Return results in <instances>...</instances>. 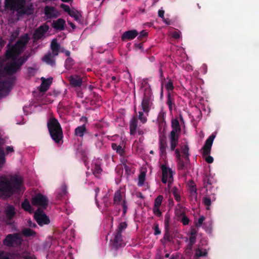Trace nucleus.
Instances as JSON below:
<instances>
[{
  "mask_svg": "<svg viewBox=\"0 0 259 259\" xmlns=\"http://www.w3.org/2000/svg\"><path fill=\"white\" fill-rule=\"evenodd\" d=\"M207 253L205 250L198 249L196 251V255L197 256H205Z\"/></svg>",
  "mask_w": 259,
  "mask_h": 259,
  "instance_id": "obj_38",
  "label": "nucleus"
},
{
  "mask_svg": "<svg viewBox=\"0 0 259 259\" xmlns=\"http://www.w3.org/2000/svg\"><path fill=\"white\" fill-rule=\"evenodd\" d=\"M168 256H169V254H166L165 255V257H168Z\"/></svg>",
  "mask_w": 259,
  "mask_h": 259,
  "instance_id": "obj_59",
  "label": "nucleus"
},
{
  "mask_svg": "<svg viewBox=\"0 0 259 259\" xmlns=\"http://www.w3.org/2000/svg\"><path fill=\"white\" fill-rule=\"evenodd\" d=\"M85 132V127L84 125L79 126L75 129V135L77 136L82 137Z\"/></svg>",
  "mask_w": 259,
  "mask_h": 259,
  "instance_id": "obj_27",
  "label": "nucleus"
},
{
  "mask_svg": "<svg viewBox=\"0 0 259 259\" xmlns=\"http://www.w3.org/2000/svg\"><path fill=\"white\" fill-rule=\"evenodd\" d=\"M71 17H73L76 20H78L80 18L79 13L74 9H71L68 14Z\"/></svg>",
  "mask_w": 259,
  "mask_h": 259,
  "instance_id": "obj_28",
  "label": "nucleus"
},
{
  "mask_svg": "<svg viewBox=\"0 0 259 259\" xmlns=\"http://www.w3.org/2000/svg\"><path fill=\"white\" fill-rule=\"evenodd\" d=\"M7 9L16 12L18 15L31 14L32 11V5L25 0H5Z\"/></svg>",
  "mask_w": 259,
  "mask_h": 259,
  "instance_id": "obj_3",
  "label": "nucleus"
},
{
  "mask_svg": "<svg viewBox=\"0 0 259 259\" xmlns=\"http://www.w3.org/2000/svg\"><path fill=\"white\" fill-rule=\"evenodd\" d=\"M215 134H212L206 141L205 145L202 148V154L205 156V160L207 162L211 163L213 162V159L210 156L207 155L210 152L211 146L214 138H215Z\"/></svg>",
  "mask_w": 259,
  "mask_h": 259,
  "instance_id": "obj_5",
  "label": "nucleus"
},
{
  "mask_svg": "<svg viewBox=\"0 0 259 259\" xmlns=\"http://www.w3.org/2000/svg\"><path fill=\"white\" fill-rule=\"evenodd\" d=\"M124 147L123 141L122 142V144L119 145H117L116 143H113L112 144L113 149L116 150L120 155H123L124 153Z\"/></svg>",
  "mask_w": 259,
  "mask_h": 259,
  "instance_id": "obj_22",
  "label": "nucleus"
},
{
  "mask_svg": "<svg viewBox=\"0 0 259 259\" xmlns=\"http://www.w3.org/2000/svg\"><path fill=\"white\" fill-rule=\"evenodd\" d=\"M172 194L177 201L180 200V194L178 189L174 188L172 190Z\"/></svg>",
  "mask_w": 259,
  "mask_h": 259,
  "instance_id": "obj_37",
  "label": "nucleus"
},
{
  "mask_svg": "<svg viewBox=\"0 0 259 259\" xmlns=\"http://www.w3.org/2000/svg\"><path fill=\"white\" fill-rule=\"evenodd\" d=\"M178 139V134H175V132H171L169 139L170 148L172 150H174L176 146L177 145Z\"/></svg>",
  "mask_w": 259,
  "mask_h": 259,
  "instance_id": "obj_20",
  "label": "nucleus"
},
{
  "mask_svg": "<svg viewBox=\"0 0 259 259\" xmlns=\"http://www.w3.org/2000/svg\"><path fill=\"white\" fill-rule=\"evenodd\" d=\"M61 1L64 2H69L70 1H72V0H61Z\"/></svg>",
  "mask_w": 259,
  "mask_h": 259,
  "instance_id": "obj_55",
  "label": "nucleus"
},
{
  "mask_svg": "<svg viewBox=\"0 0 259 259\" xmlns=\"http://www.w3.org/2000/svg\"><path fill=\"white\" fill-rule=\"evenodd\" d=\"M170 259H177V257L174 256V255L171 256Z\"/></svg>",
  "mask_w": 259,
  "mask_h": 259,
  "instance_id": "obj_56",
  "label": "nucleus"
},
{
  "mask_svg": "<svg viewBox=\"0 0 259 259\" xmlns=\"http://www.w3.org/2000/svg\"><path fill=\"white\" fill-rule=\"evenodd\" d=\"M93 168V172L94 174H100L101 171V168L99 165H96Z\"/></svg>",
  "mask_w": 259,
  "mask_h": 259,
  "instance_id": "obj_45",
  "label": "nucleus"
},
{
  "mask_svg": "<svg viewBox=\"0 0 259 259\" xmlns=\"http://www.w3.org/2000/svg\"><path fill=\"white\" fill-rule=\"evenodd\" d=\"M51 49L53 52V53L54 55L56 56L58 55V50L59 49V46L57 43V41L56 39H53L51 42Z\"/></svg>",
  "mask_w": 259,
  "mask_h": 259,
  "instance_id": "obj_24",
  "label": "nucleus"
},
{
  "mask_svg": "<svg viewBox=\"0 0 259 259\" xmlns=\"http://www.w3.org/2000/svg\"><path fill=\"white\" fill-rule=\"evenodd\" d=\"M69 81L70 84L74 87L79 86L81 83V78L77 75L70 76Z\"/></svg>",
  "mask_w": 259,
  "mask_h": 259,
  "instance_id": "obj_23",
  "label": "nucleus"
},
{
  "mask_svg": "<svg viewBox=\"0 0 259 259\" xmlns=\"http://www.w3.org/2000/svg\"><path fill=\"white\" fill-rule=\"evenodd\" d=\"M0 92H1V94H2V92H3V90H0Z\"/></svg>",
  "mask_w": 259,
  "mask_h": 259,
  "instance_id": "obj_62",
  "label": "nucleus"
},
{
  "mask_svg": "<svg viewBox=\"0 0 259 259\" xmlns=\"http://www.w3.org/2000/svg\"><path fill=\"white\" fill-rule=\"evenodd\" d=\"M181 221L184 225H187L189 222V220L186 216L183 215Z\"/></svg>",
  "mask_w": 259,
  "mask_h": 259,
  "instance_id": "obj_43",
  "label": "nucleus"
},
{
  "mask_svg": "<svg viewBox=\"0 0 259 259\" xmlns=\"http://www.w3.org/2000/svg\"><path fill=\"white\" fill-rule=\"evenodd\" d=\"M126 227V224L125 223L123 222L119 224L118 230H117L116 234L115 235L114 238L112 240V246L115 248H116L118 246H121V232L122 230L124 229Z\"/></svg>",
  "mask_w": 259,
  "mask_h": 259,
  "instance_id": "obj_10",
  "label": "nucleus"
},
{
  "mask_svg": "<svg viewBox=\"0 0 259 259\" xmlns=\"http://www.w3.org/2000/svg\"><path fill=\"white\" fill-rule=\"evenodd\" d=\"M22 178L17 175L0 177V197L7 198L24 191Z\"/></svg>",
  "mask_w": 259,
  "mask_h": 259,
  "instance_id": "obj_2",
  "label": "nucleus"
},
{
  "mask_svg": "<svg viewBox=\"0 0 259 259\" xmlns=\"http://www.w3.org/2000/svg\"><path fill=\"white\" fill-rule=\"evenodd\" d=\"M164 85L168 91L172 90L174 88L172 83L170 80L165 81L164 84L162 85V88Z\"/></svg>",
  "mask_w": 259,
  "mask_h": 259,
  "instance_id": "obj_34",
  "label": "nucleus"
},
{
  "mask_svg": "<svg viewBox=\"0 0 259 259\" xmlns=\"http://www.w3.org/2000/svg\"><path fill=\"white\" fill-rule=\"evenodd\" d=\"M138 34V32L135 30L126 31L123 33L122 39L123 40L133 39L137 36Z\"/></svg>",
  "mask_w": 259,
  "mask_h": 259,
  "instance_id": "obj_18",
  "label": "nucleus"
},
{
  "mask_svg": "<svg viewBox=\"0 0 259 259\" xmlns=\"http://www.w3.org/2000/svg\"><path fill=\"white\" fill-rule=\"evenodd\" d=\"M172 131L171 132H175V134H178V133L179 132L180 128L179 126V123L177 119H174L172 120Z\"/></svg>",
  "mask_w": 259,
  "mask_h": 259,
  "instance_id": "obj_26",
  "label": "nucleus"
},
{
  "mask_svg": "<svg viewBox=\"0 0 259 259\" xmlns=\"http://www.w3.org/2000/svg\"><path fill=\"white\" fill-rule=\"evenodd\" d=\"M60 7L65 12H67L68 14H69V12L71 10V9L70 8L69 6L66 5L65 4H61Z\"/></svg>",
  "mask_w": 259,
  "mask_h": 259,
  "instance_id": "obj_41",
  "label": "nucleus"
},
{
  "mask_svg": "<svg viewBox=\"0 0 259 259\" xmlns=\"http://www.w3.org/2000/svg\"><path fill=\"white\" fill-rule=\"evenodd\" d=\"M182 152L183 154V157L185 160V162H184L181 160L180 158V153L178 149L175 150V154L177 157V161L178 162V166L179 169H183L185 165V163L188 160V148L185 146L184 148L182 149Z\"/></svg>",
  "mask_w": 259,
  "mask_h": 259,
  "instance_id": "obj_8",
  "label": "nucleus"
},
{
  "mask_svg": "<svg viewBox=\"0 0 259 259\" xmlns=\"http://www.w3.org/2000/svg\"><path fill=\"white\" fill-rule=\"evenodd\" d=\"M171 35L175 38H178L180 37V33L177 31H174L171 33Z\"/></svg>",
  "mask_w": 259,
  "mask_h": 259,
  "instance_id": "obj_47",
  "label": "nucleus"
},
{
  "mask_svg": "<svg viewBox=\"0 0 259 259\" xmlns=\"http://www.w3.org/2000/svg\"><path fill=\"white\" fill-rule=\"evenodd\" d=\"M98 192H99V190L97 189L96 191V193H97Z\"/></svg>",
  "mask_w": 259,
  "mask_h": 259,
  "instance_id": "obj_61",
  "label": "nucleus"
},
{
  "mask_svg": "<svg viewBox=\"0 0 259 259\" xmlns=\"http://www.w3.org/2000/svg\"><path fill=\"white\" fill-rule=\"evenodd\" d=\"M164 11L163 10H159L158 11V16H159V17H160L161 18H162L163 20L164 21V22L165 23L168 24L169 23L166 20H165V19L164 18Z\"/></svg>",
  "mask_w": 259,
  "mask_h": 259,
  "instance_id": "obj_40",
  "label": "nucleus"
},
{
  "mask_svg": "<svg viewBox=\"0 0 259 259\" xmlns=\"http://www.w3.org/2000/svg\"><path fill=\"white\" fill-rule=\"evenodd\" d=\"M28 223L30 227H33L35 226V225L34 224H32L30 221H28Z\"/></svg>",
  "mask_w": 259,
  "mask_h": 259,
  "instance_id": "obj_52",
  "label": "nucleus"
},
{
  "mask_svg": "<svg viewBox=\"0 0 259 259\" xmlns=\"http://www.w3.org/2000/svg\"><path fill=\"white\" fill-rule=\"evenodd\" d=\"M114 203L116 205L121 206L123 208V214H125L127 210V206L125 200V195L123 193L118 191L115 192L114 197Z\"/></svg>",
  "mask_w": 259,
  "mask_h": 259,
  "instance_id": "obj_6",
  "label": "nucleus"
},
{
  "mask_svg": "<svg viewBox=\"0 0 259 259\" xmlns=\"http://www.w3.org/2000/svg\"><path fill=\"white\" fill-rule=\"evenodd\" d=\"M34 218L40 226L49 224L50 222L49 218L44 213L41 212L39 209L35 212Z\"/></svg>",
  "mask_w": 259,
  "mask_h": 259,
  "instance_id": "obj_13",
  "label": "nucleus"
},
{
  "mask_svg": "<svg viewBox=\"0 0 259 259\" xmlns=\"http://www.w3.org/2000/svg\"><path fill=\"white\" fill-rule=\"evenodd\" d=\"M42 83L40 87V89L41 91L45 92L46 91L52 81V78H49L48 79H46L45 78H41Z\"/></svg>",
  "mask_w": 259,
  "mask_h": 259,
  "instance_id": "obj_21",
  "label": "nucleus"
},
{
  "mask_svg": "<svg viewBox=\"0 0 259 259\" xmlns=\"http://www.w3.org/2000/svg\"><path fill=\"white\" fill-rule=\"evenodd\" d=\"M18 34V33L17 31L15 32L12 35V37L11 38V40L14 39Z\"/></svg>",
  "mask_w": 259,
  "mask_h": 259,
  "instance_id": "obj_50",
  "label": "nucleus"
},
{
  "mask_svg": "<svg viewBox=\"0 0 259 259\" xmlns=\"http://www.w3.org/2000/svg\"><path fill=\"white\" fill-rule=\"evenodd\" d=\"M45 14L48 18H55L60 15L59 12L54 7L49 6L46 7Z\"/></svg>",
  "mask_w": 259,
  "mask_h": 259,
  "instance_id": "obj_16",
  "label": "nucleus"
},
{
  "mask_svg": "<svg viewBox=\"0 0 259 259\" xmlns=\"http://www.w3.org/2000/svg\"><path fill=\"white\" fill-rule=\"evenodd\" d=\"M66 54L67 55H69V52H66Z\"/></svg>",
  "mask_w": 259,
  "mask_h": 259,
  "instance_id": "obj_58",
  "label": "nucleus"
},
{
  "mask_svg": "<svg viewBox=\"0 0 259 259\" xmlns=\"http://www.w3.org/2000/svg\"><path fill=\"white\" fill-rule=\"evenodd\" d=\"M160 233V231L157 226H156L154 228V234L155 235H158Z\"/></svg>",
  "mask_w": 259,
  "mask_h": 259,
  "instance_id": "obj_48",
  "label": "nucleus"
},
{
  "mask_svg": "<svg viewBox=\"0 0 259 259\" xmlns=\"http://www.w3.org/2000/svg\"><path fill=\"white\" fill-rule=\"evenodd\" d=\"M28 39V35H25L17 42L14 47L7 51V60L3 62L0 61V75L5 73L11 74L16 72L24 62L25 60L18 58L17 55L24 50Z\"/></svg>",
  "mask_w": 259,
  "mask_h": 259,
  "instance_id": "obj_1",
  "label": "nucleus"
},
{
  "mask_svg": "<svg viewBox=\"0 0 259 259\" xmlns=\"http://www.w3.org/2000/svg\"><path fill=\"white\" fill-rule=\"evenodd\" d=\"M65 25V21L62 18L53 21L52 24L53 27L55 29L60 30L64 29Z\"/></svg>",
  "mask_w": 259,
  "mask_h": 259,
  "instance_id": "obj_19",
  "label": "nucleus"
},
{
  "mask_svg": "<svg viewBox=\"0 0 259 259\" xmlns=\"http://www.w3.org/2000/svg\"><path fill=\"white\" fill-rule=\"evenodd\" d=\"M148 113H145V114H143L141 112H139V119L141 120L142 123H144L147 121L146 116Z\"/></svg>",
  "mask_w": 259,
  "mask_h": 259,
  "instance_id": "obj_35",
  "label": "nucleus"
},
{
  "mask_svg": "<svg viewBox=\"0 0 259 259\" xmlns=\"http://www.w3.org/2000/svg\"><path fill=\"white\" fill-rule=\"evenodd\" d=\"M145 176L146 174L145 172L143 171L141 172L139 176V182H138V185L139 186H142L144 184V182L145 180Z\"/></svg>",
  "mask_w": 259,
  "mask_h": 259,
  "instance_id": "obj_32",
  "label": "nucleus"
},
{
  "mask_svg": "<svg viewBox=\"0 0 259 259\" xmlns=\"http://www.w3.org/2000/svg\"><path fill=\"white\" fill-rule=\"evenodd\" d=\"M68 24L72 28H75L74 25L72 22H69Z\"/></svg>",
  "mask_w": 259,
  "mask_h": 259,
  "instance_id": "obj_53",
  "label": "nucleus"
},
{
  "mask_svg": "<svg viewBox=\"0 0 259 259\" xmlns=\"http://www.w3.org/2000/svg\"><path fill=\"white\" fill-rule=\"evenodd\" d=\"M152 106V99L151 97H147L145 96L143 98L142 103L141 106L142 110L145 113H148L149 111L150 107Z\"/></svg>",
  "mask_w": 259,
  "mask_h": 259,
  "instance_id": "obj_15",
  "label": "nucleus"
},
{
  "mask_svg": "<svg viewBox=\"0 0 259 259\" xmlns=\"http://www.w3.org/2000/svg\"><path fill=\"white\" fill-rule=\"evenodd\" d=\"M21 242V239L19 235H9L4 241V245L8 246L19 245Z\"/></svg>",
  "mask_w": 259,
  "mask_h": 259,
  "instance_id": "obj_12",
  "label": "nucleus"
},
{
  "mask_svg": "<svg viewBox=\"0 0 259 259\" xmlns=\"http://www.w3.org/2000/svg\"><path fill=\"white\" fill-rule=\"evenodd\" d=\"M141 36H146L147 35V33L145 31H142L141 32Z\"/></svg>",
  "mask_w": 259,
  "mask_h": 259,
  "instance_id": "obj_51",
  "label": "nucleus"
},
{
  "mask_svg": "<svg viewBox=\"0 0 259 259\" xmlns=\"http://www.w3.org/2000/svg\"><path fill=\"white\" fill-rule=\"evenodd\" d=\"M49 27L47 25H44L39 27L34 32V37L35 39L41 38L45 33L48 30Z\"/></svg>",
  "mask_w": 259,
  "mask_h": 259,
  "instance_id": "obj_17",
  "label": "nucleus"
},
{
  "mask_svg": "<svg viewBox=\"0 0 259 259\" xmlns=\"http://www.w3.org/2000/svg\"><path fill=\"white\" fill-rule=\"evenodd\" d=\"M163 200V197L161 195H159L154 201V207H153V213L159 217L161 214V212L159 209L160 206Z\"/></svg>",
  "mask_w": 259,
  "mask_h": 259,
  "instance_id": "obj_14",
  "label": "nucleus"
},
{
  "mask_svg": "<svg viewBox=\"0 0 259 259\" xmlns=\"http://www.w3.org/2000/svg\"><path fill=\"white\" fill-rule=\"evenodd\" d=\"M22 207L26 211H27L29 212H32V209H31V207L29 204V202L27 200L24 201L22 203Z\"/></svg>",
  "mask_w": 259,
  "mask_h": 259,
  "instance_id": "obj_29",
  "label": "nucleus"
},
{
  "mask_svg": "<svg viewBox=\"0 0 259 259\" xmlns=\"http://www.w3.org/2000/svg\"><path fill=\"white\" fill-rule=\"evenodd\" d=\"M203 202H204L205 205L207 206V209H209V206L211 204V201H210V199L208 198H207V197L204 198V199H203Z\"/></svg>",
  "mask_w": 259,
  "mask_h": 259,
  "instance_id": "obj_42",
  "label": "nucleus"
},
{
  "mask_svg": "<svg viewBox=\"0 0 259 259\" xmlns=\"http://www.w3.org/2000/svg\"><path fill=\"white\" fill-rule=\"evenodd\" d=\"M195 236L194 234H192L191 236L189 239V243H190V245L192 246L193 245V244L195 242Z\"/></svg>",
  "mask_w": 259,
  "mask_h": 259,
  "instance_id": "obj_46",
  "label": "nucleus"
},
{
  "mask_svg": "<svg viewBox=\"0 0 259 259\" xmlns=\"http://www.w3.org/2000/svg\"><path fill=\"white\" fill-rule=\"evenodd\" d=\"M82 120H86V118H83V117H82Z\"/></svg>",
  "mask_w": 259,
  "mask_h": 259,
  "instance_id": "obj_60",
  "label": "nucleus"
},
{
  "mask_svg": "<svg viewBox=\"0 0 259 259\" xmlns=\"http://www.w3.org/2000/svg\"><path fill=\"white\" fill-rule=\"evenodd\" d=\"M32 203L39 207V208H45L48 204V200L46 197L41 194L35 195L32 198Z\"/></svg>",
  "mask_w": 259,
  "mask_h": 259,
  "instance_id": "obj_9",
  "label": "nucleus"
},
{
  "mask_svg": "<svg viewBox=\"0 0 259 259\" xmlns=\"http://www.w3.org/2000/svg\"><path fill=\"white\" fill-rule=\"evenodd\" d=\"M6 214L8 218L12 217L14 214V209L13 206H7L6 210Z\"/></svg>",
  "mask_w": 259,
  "mask_h": 259,
  "instance_id": "obj_31",
  "label": "nucleus"
},
{
  "mask_svg": "<svg viewBox=\"0 0 259 259\" xmlns=\"http://www.w3.org/2000/svg\"><path fill=\"white\" fill-rule=\"evenodd\" d=\"M205 218L203 216L200 217L197 222L196 223V225L197 226H200L202 224Z\"/></svg>",
  "mask_w": 259,
  "mask_h": 259,
  "instance_id": "obj_44",
  "label": "nucleus"
},
{
  "mask_svg": "<svg viewBox=\"0 0 259 259\" xmlns=\"http://www.w3.org/2000/svg\"><path fill=\"white\" fill-rule=\"evenodd\" d=\"M66 192V189L65 188H63V189L62 190V194H65Z\"/></svg>",
  "mask_w": 259,
  "mask_h": 259,
  "instance_id": "obj_54",
  "label": "nucleus"
},
{
  "mask_svg": "<svg viewBox=\"0 0 259 259\" xmlns=\"http://www.w3.org/2000/svg\"><path fill=\"white\" fill-rule=\"evenodd\" d=\"M167 104L169 106V108L170 110H171L172 109V102H171V101L170 99V98H169V99L167 101Z\"/></svg>",
  "mask_w": 259,
  "mask_h": 259,
  "instance_id": "obj_49",
  "label": "nucleus"
},
{
  "mask_svg": "<svg viewBox=\"0 0 259 259\" xmlns=\"http://www.w3.org/2000/svg\"><path fill=\"white\" fill-rule=\"evenodd\" d=\"M48 127L52 138L56 143H59L62 139L63 134L58 121L51 118L48 122Z\"/></svg>",
  "mask_w": 259,
  "mask_h": 259,
  "instance_id": "obj_4",
  "label": "nucleus"
},
{
  "mask_svg": "<svg viewBox=\"0 0 259 259\" xmlns=\"http://www.w3.org/2000/svg\"><path fill=\"white\" fill-rule=\"evenodd\" d=\"M160 150H161V152H163L164 151V149L163 148H161Z\"/></svg>",
  "mask_w": 259,
  "mask_h": 259,
  "instance_id": "obj_57",
  "label": "nucleus"
},
{
  "mask_svg": "<svg viewBox=\"0 0 259 259\" xmlns=\"http://www.w3.org/2000/svg\"><path fill=\"white\" fill-rule=\"evenodd\" d=\"M23 234L24 236L28 237L33 236L34 234V232L30 229H26L23 230Z\"/></svg>",
  "mask_w": 259,
  "mask_h": 259,
  "instance_id": "obj_36",
  "label": "nucleus"
},
{
  "mask_svg": "<svg viewBox=\"0 0 259 259\" xmlns=\"http://www.w3.org/2000/svg\"><path fill=\"white\" fill-rule=\"evenodd\" d=\"M137 120L136 118H133L130 123V132L131 134H134L137 128Z\"/></svg>",
  "mask_w": 259,
  "mask_h": 259,
  "instance_id": "obj_25",
  "label": "nucleus"
},
{
  "mask_svg": "<svg viewBox=\"0 0 259 259\" xmlns=\"http://www.w3.org/2000/svg\"><path fill=\"white\" fill-rule=\"evenodd\" d=\"M14 148L12 146H7L6 147V154L7 155L10 154L14 152Z\"/></svg>",
  "mask_w": 259,
  "mask_h": 259,
  "instance_id": "obj_39",
  "label": "nucleus"
},
{
  "mask_svg": "<svg viewBox=\"0 0 259 259\" xmlns=\"http://www.w3.org/2000/svg\"><path fill=\"white\" fill-rule=\"evenodd\" d=\"M5 162V158L4 150L0 148V168L3 166Z\"/></svg>",
  "mask_w": 259,
  "mask_h": 259,
  "instance_id": "obj_33",
  "label": "nucleus"
},
{
  "mask_svg": "<svg viewBox=\"0 0 259 259\" xmlns=\"http://www.w3.org/2000/svg\"><path fill=\"white\" fill-rule=\"evenodd\" d=\"M43 61L46 63L52 65L54 63V59L51 54L46 55L43 58Z\"/></svg>",
  "mask_w": 259,
  "mask_h": 259,
  "instance_id": "obj_30",
  "label": "nucleus"
},
{
  "mask_svg": "<svg viewBox=\"0 0 259 259\" xmlns=\"http://www.w3.org/2000/svg\"><path fill=\"white\" fill-rule=\"evenodd\" d=\"M0 259H34V257L27 253L9 254L7 253L0 251Z\"/></svg>",
  "mask_w": 259,
  "mask_h": 259,
  "instance_id": "obj_7",
  "label": "nucleus"
},
{
  "mask_svg": "<svg viewBox=\"0 0 259 259\" xmlns=\"http://www.w3.org/2000/svg\"><path fill=\"white\" fill-rule=\"evenodd\" d=\"M161 169L162 171V181L164 184L167 183L169 186L173 181V172L170 168L164 165L162 166Z\"/></svg>",
  "mask_w": 259,
  "mask_h": 259,
  "instance_id": "obj_11",
  "label": "nucleus"
}]
</instances>
